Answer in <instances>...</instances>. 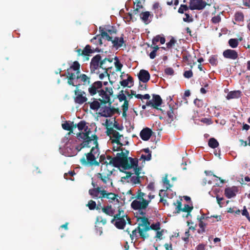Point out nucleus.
<instances>
[{
	"label": "nucleus",
	"mask_w": 250,
	"mask_h": 250,
	"mask_svg": "<svg viewBox=\"0 0 250 250\" xmlns=\"http://www.w3.org/2000/svg\"><path fill=\"white\" fill-rule=\"evenodd\" d=\"M138 233H139V229H138L137 227L132 231L131 234H130V237L132 242L134 239L136 240H138L139 239V235L137 234Z\"/></svg>",
	"instance_id": "nucleus-39"
},
{
	"label": "nucleus",
	"mask_w": 250,
	"mask_h": 250,
	"mask_svg": "<svg viewBox=\"0 0 250 250\" xmlns=\"http://www.w3.org/2000/svg\"><path fill=\"white\" fill-rule=\"evenodd\" d=\"M152 134L151 129L148 127L143 129L140 133L141 138L144 141H148Z\"/></svg>",
	"instance_id": "nucleus-21"
},
{
	"label": "nucleus",
	"mask_w": 250,
	"mask_h": 250,
	"mask_svg": "<svg viewBox=\"0 0 250 250\" xmlns=\"http://www.w3.org/2000/svg\"><path fill=\"white\" fill-rule=\"evenodd\" d=\"M208 145L210 147L215 148L219 146V143L216 139L214 138H211L208 140Z\"/></svg>",
	"instance_id": "nucleus-37"
},
{
	"label": "nucleus",
	"mask_w": 250,
	"mask_h": 250,
	"mask_svg": "<svg viewBox=\"0 0 250 250\" xmlns=\"http://www.w3.org/2000/svg\"><path fill=\"white\" fill-rule=\"evenodd\" d=\"M189 9V5L188 6L186 4H181L178 9V12L180 14L184 13V12H186Z\"/></svg>",
	"instance_id": "nucleus-44"
},
{
	"label": "nucleus",
	"mask_w": 250,
	"mask_h": 250,
	"mask_svg": "<svg viewBox=\"0 0 250 250\" xmlns=\"http://www.w3.org/2000/svg\"><path fill=\"white\" fill-rule=\"evenodd\" d=\"M62 127L63 129L69 131L68 135L73 133V128H74V124L73 122L65 121L62 124Z\"/></svg>",
	"instance_id": "nucleus-27"
},
{
	"label": "nucleus",
	"mask_w": 250,
	"mask_h": 250,
	"mask_svg": "<svg viewBox=\"0 0 250 250\" xmlns=\"http://www.w3.org/2000/svg\"><path fill=\"white\" fill-rule=\"evenodd\" d=\"M136 98L138 99H144L149 100L150 98V96L148 94H146L144 95H142L141 94H137V95L136 96Z\"/></svg>",
	"instance_id": "nucleus-60"
},
{
	"label": "nucleus",
	"mask_w": 250,
	"mask_h": 250,
	"mask_svg": "<svg viewBox=\"0 0 250 250\" xmlns=\"http://www.w3.org/2000/svg\"><path fill=\"white\" fill-rule=\"evenodd\" d=\"M184 76L188 79H189L193 76V73L191 70L185 71L183 74Z\"/></svg>",
	"instance_id": "nucleus-57"
},
{
	"label": "nucleus",
	"mask_w": 250,
	"mask_h": 250,
	"mask_svg": "<svg viewBox=\"0 0 250 250\" xmlns=\"http://www.w3.org/2000/svg\"><path fill=\"white\" fill-rule=\"evenodd\" d=\"M96 203L95 201L91 200H90L86 206H87L90 210H94L96 208Z\"/></svg>",
	"instance_id": "nucleus-50"
},
{
	"label": "nucleus",
	"mask_w": 250,
	"mask_h": 250,
	"mask_svg": "<svg viewBox=\"0 0 250 250\" xmlns=\"http://www.w3.org/2000/svg\"><path fill=\"white\" fill-rule=\"evenodd\" d=\"M103 104H101V107L100 108L99 114L101 116L107 117H111L113 115V112L111 109V107L106 106V105H103Z\"/></svg>",
	"instance_id": "nucleus-18"
},
{
	"label": "nucleus",
	"mask_w": 250,
	"mask_h": 250,
	"mask_svg": "<svg viewBox=\"0 0 250 250\" xmlns=\"http://www.w3.org/2000/svg\"><path fill=\"white\" fill-rule=\"evenodd\" d=\"M78 127L80 131L86 129V131L90 130L87 126H86V122L84 121H81L78 124H74V128Z\"/></svg>",
	"instance_id": "nucleus-33"
},
{
	"label": "nucleus",
	"mask_w": 250,
	"mask_h": 250,
	"mask_svg": "<svg viewBox=\"0 0 250 250\" xmlns=\"http://www.w3.org/2000/svg\"><path fill=\"white\" fill-rule=\"evenodd\" d=\"M123 36L124 35L122 34V36L120 38L116 37L114 38L113 41H112V43H113V45L115 47L118 48L122 47L124 45V46L125 47V41H124V39L123 37Z\"/></svg>",
	"instance_id": "nucleus-23"
},
{
	"label": "nucleus",
	"mask_w": 250,
	"mask_h": 250,
	"mask_svg": "<svg viewBox=\"0 0 250 250\" xmlns=\"http://www.w3.org/2000/svg\"><path fill=\"white\" fill-rule=\"evenodd\" d=\"M150 229H152L154 230H158L160 229V222H158L155 224H152L151 225L150 224L149 226V228L148 229V231H149Z\"/></svg>",
	"instance_id": "nucleus-41"
},
{
	"label": "nucleus",
	"mask_w": 250,
	"mask_h": 250,
	"mask_svg": "<svg viewBox=\"0 0 250 250\" xmlns=\"http://www.w3.org/2000/svg\"><path fill=\"white\" fill-rule=\"evenodd\" d=\"M137 161V165L135 164L132 166V168L134 169V173L136 175V176H140V174L141 173V168L138 166V160L137 158L134 159V163H136Z\"/></svg>",
	"instance_id": "nucleus-36"
},
{
	"label": "nucleus",
	"mask_w": 250,
	"mask_h": 250,
	"mask_svg": "<svg viewBox=\"0 0 250 250\" xmlns=\"http://www.w3.org/2000/svg\"><path fill=\"white\" fill-rule=\"evenodd\" d=\"M164 73L167 75L173 76L174 74V70L171 67H167L165 69Z\"/></svg>",
	"instance_id": "nucleus-48"
},
{
	"label": "nucleus",
	"mask_w": 250,
	"mask_h": 250,
	"mask_svg": "<svg viewBox=\"0 0 250 250\" xmlns=\"http://www.w3.org/2000/svg\"><path fill=\"white\" fill-rule=\"evenodd\" d=\"M169 109L167 111V121L168 123H171L176 118V116L174 113V109L170 104L169 105Z\"/></svg>",
	"instance_id": "nucleus-29"
},
{
	"label": "nucleus",
	"mask_w": 250,
	"mask_h": 250,
	"mask_svg": "<svg viewBox=\"0 0 250 250\" xmlns=\"http://www.w3.org/2000/svg\"><path fill=\"white\" fill-rule=\"evenodd\" d=\"M126 76L127 77V79L123 80L120 82V83L123 87L128 86L130 88L133 85V79L128 74H126Z\"/></svg>",
	"instance_id": "nucleus-28"
},
{
	"label": "nucleus",
	"mask_w": 250,
	"mask_h": 250,
	"mask_svg": "<svg viewBox=\"0 0 250 250\" xmlns=\"http://www.w3.org/2000/svg\"><path fill=\"white\" fill-rule=\"evenodd\" d=\"M102 190L101 189V188L100 187H97V188L90 189L88 192L93 198L97 199L101 198V196H102Z\"/></svg>",
	"instance_id": "nucleus-24"
},
{
	"label": "nucleus",
	"mask_w": 250,
	"mask_h": 250,
	"mask_svg": "<svg viewBox=\"0 0 250 250\" xmlns=\"http://www.w3.org/2000/svg\"><path fill=\"white\" fill-rule=\"evenodd\" d=\"M85 133H81L79 132L77 134L78 137L81 138L83 140V142L79 146H77L76 147V149L77 151H80L84 147H90L91 144L93 142V138L92 136L90 137L89 136L90 133H91V131H86V129H85Z\"/></svg>",
	"instance_id": "nucleus-8"
},
{
	"label": "nucleus",
	"mask_w": 250,
	"mask_h": 250,
	"mask_svg": "<svg viewBox=\"0 0 250 250\" xmlns=\"http://www.w3.org/2000/svg\"><path fill=\"white\" fill-rule=\"evenodd\" d=\"M102 211L109 216L114 217V210L113 209L111 205L107 206L102 208Z\"/></svg>",
	"instance_id": "nucleus-31"
},
{
	"label": "nucleus",
	"mask_w": 250,
	"mask_h": 250,
	"mask_svg": "<svg viewBox=\"0 0 250 250\" xmlns=\"http://www.w3.org/2000/svg\"><path fill=\"white\" fill-rule=\"evenodd\" d=\"M242 214L243 216H245L246 217V218H247V219L250 222V216L249 213V212H248V210H247V209H246L245 207H244V209L242 211Z\"/></svg>",
	"instance_id": "nucleus-62"
},
{
	"label": "nucleus",
	"mask_w": 250,
	"mask_h": 250,
	"mask_svg": "<svg viewBox=\"0 0 250 250\" xmlns=\"http://www.w3.org/2000/svg\"><path fill=\"white\" fill-rule=\"evenodd\" d=\"M99 30L101 32V36L103 38L105 37L108 41L112 42V41L113 40H112V38L110 37L106 31H104V29H102L101 27H100Z\"/></svg>",
	"instance_id": "nucleus-38"
},
{
	"label": "nucleus",
	"mask_w": 250,
	"mask_h": 250,
	"mask_svg": "<svg viewBox=\"0 0 250 250\" xmlns=\"http://www.w3.org/2000/svg\"><path fill=\"white\" fill-rule=\"evenodd\" d=\"M107 135H112V138L114 139H112V143H116L118 145H121L123 146L124 145L120 142V139L122 137V135H120L116 130H114L113 128H109L107 130Z\"/></svg>",
	"instance_id": "nucleus-14"
},
{
	"label": "nucleus",
	"mask_w": 250,
	"mask_h": 250,
	"mask_svg": "<svg viewBox=\"0 0 250 250\" xmlns=\"http://www.w3.org/2000/svg\"><path fill=\"white\" fill-rule=\"evenodd\" d=\"M193 207H190L188 205L186 204L184 206V207L182 208V211L187 212L188 215L190 213L193 209Z\"/></svg>",
	"instance_id": "nucleus-46"
},
{
	"label": "nucleus",
	"mask_w": 250,
	"mask_h": 250,
	"mask_svg": "<svg viewBox=\"0 0 250 250\" xmlns=\"http://www.w3.org/2000/svg\"><path fill=\"white\" fill-rule=\"evenodd\" d=\"M74 93L75 97L74 98V100L75 103L82 104L87 102V98L86 97V93L84 91L76 87Z\"/></svg>",
	"instance_id": "nucleus-10"
},
{
	"label": "nucleus",
	"mask_w": 250,
	"mask_h": 250,
	"mask_svg": "<svg viewBox=\"0 0 250 250\" xmlns=\"http://www.w3.org/2000/svg\"><path fill=\"white\" fill-rule=\"evenodd\" d=\"M145 196V193L139 189L137 191L136 196L132 197V198H136L131 204V207L133 209L146 208L150 203V200L145 199L144 198Z\"/></svg>",
	"instance_id": "nucleus-5"
},
{
	"label": "nucleus",
	"mask_w": 250,
	"mask_h": 250,
	"mask_svg": "<svg viewBox=\"0 0 250 250\" xmlns=\"http://www.w3.org/2000/svg\"><path fill=\"white\" fill-rule=\"evenodd\" d=\"M162 103V100L159 95H153L152 99L147 101L146 104L147 106H151L155 109H160L163 112L162 109L158 108V107L161 105Z\"/></svg>",
	"instance_id": "nucleus-13"
},
{
	"label": "nucleus",
	"mask_w": 250,
	"mask_h": 250,
	"mask_svg": "<svg viewBox=\"0 0 250 250\" xmlns=\"http://www.w3.org/2000/svg\"><path fill=\"white\" fill-rule=\"evenodd\" d=\"M117 197V195L112 192H107L106 190L103 189L102 191V196H101V201L103 198H107L111 200H115Z\"/></svg>",
	"instance_id": "nucleus-26"
},
{
	"label": "nucleus",
	"mask_w": 250,
	"mask_h": 250,
	"mask_svg": "<svg viewBox=\"0 0 250 250\" xmlns=\"http://www.w3.org/2000/svg\"><path fill=\"white\" fill-rule=\"evenodd\" d=\"M153 15L150 14L148 11L142 12L140 14V18L146 24L149 23L152 19Z\"/></svg>",
	"instance_id": "nucleus-25"
},
{
	"label": "nucleus",
	"mask_w": 250,
	"mask_h": 250,
	"mask_svg": "<svg viewBox=\"0 0 250 250\" xmlns=\"http://www.w3.org/2000/svg\"><path fill=\"white\" fill-rule=\"evenodd\" d=\"M80 64L77 61L73 62V64L68 68L65 73L67 79H69L71 74H79L80 72Z\"/></svg>",
	"instance_id": "nucleus-15"
},
{
	"label": "nucleus",
	"mask_w": 250,
	"mask_h": 250,
	"mask_svg": "<svg viewBox=\"0 0 250 250\" xmlns=\"http://www.w3.org/2000/svg\"><path fill=\"white\" fill-rule=\"evenodd\" d=\"M120 171L122 172H125L126 174V176L122 177L121 178V181H123L124 179L125 180L126 179L130 178V181L132 183H133L134 184L141 183V181L140 179V176H131V175L132 173L131 172L125 171L122 170V169H120Z\"/></svg>",
	"instance_id": "nucleus-17"
},
{
	"label": "nucleus",
	"mask_w": 250,
	"mask_h": 250,
	"mask_svg": "<svg viewBox=\"0 0 250 250\" xmlns=\"http://www.w3.org/2000/svg\"><path fill=\"white\" fill-rule=\"evenodd\" d=\"M235 20L237 21H244V15L242 12H238L235 14Z\"/></svg>",
	"instance_id": "nucleus-42"
},
{
	"label": "nucleus",
	"mask_w": 250,
	"mask_h": 250,
	"mask_svg": "<svg viewBox=\"0 0 250 250\" xmlns=\"http://www.w3.org/2000/svg\"><path fill=\"white\" fill-rule=\"evenodd\" d=\"M164 232V229H162L161 231L159 230L157 231L156 235L155 238H158L160 240L162 239V235H163V233Z\"/></svg>",
	"instance_id": "nucleus-63"
},
{
	"label": "nucleus",
	"mask_w": 250,
	"mask_h": 250,
	"mask_svg": "<svg viewBox=\"0 0 250 250\" xmlns=\"http://www.w3.org/2000/svg\"><path fill=\"white\" fill-rule=\"evenodd\" d=\"M185 15L186 16V18H183V21L185 22H190L193 21V18H192L191 16H190L188 13H186L185 14Z\"/></svg>",
	"instance_id": "nucleus-55"
},
{
	"label": "nucleus",
	"mask_w": 250,
	"mask_h": 250,
	"mask_svg": "<svg viewBox=\"0 0 250 250\" xmlns=\"http://www.w3.org/2000/svg\"><path fill=\"white\" fill-rule=\"evenodd\" d=\"M113 59L104 58L102 60L101 65V68L104 70V72L107 74V76L109 77V74L107 71L108 70L112 69L111 63L112 62Z\"/></svg>",
	"instance_id": "nucleus-16"
},
{
	"label": "nucleus",
	"mask_w": 250,
	"mask_h": 250,
	"mask_svg": "<svg viewBox=\"0 0 250 250\" xmlns=\"http://www.w3.org/2000/svg\"><path fill=\"white\" fill-rule=\"evenodd\" d=\"M112 174V171H110L109 172V173L107 174V175H103V174L99 173H98L97 176L98 178L100 179L104 183L106 184L107 181L109 179L108 178V176H110Z\"/></svg>",
	"instance_id": "nucleus-35"
},
{
	"label": "nucleus",
	"mask_w": 250,
	"mask_h": 250,
	"mask_svg": "<svg viewBox=\"0 0 250 250\" xmlns=\"http://www.w3.org/2000/svg\"><path fill=\"white\" fill-rule=\"evenodd\" d=\"M87 104L89 105L90 108L92 110L97 111L100 109L101 105V103H100L97 99H94L93 102H88Z\"/></svg>",
	"instance_id": "nucleus-30"
},
{
	"label": "nucleus",
	"mask_w": 250,
	"mask_h": 250,
	"mask_svg": "<svg viewBox=\"0 0 250 250\" xmlns=\"http://www.w3.org/2000/svg\"><path fill=\"white\" fill-rule=\"evenodd\" d=\"M229 44L232 48H236L237 47L239 42L237 39H230L229 41Z\"/></svg>",
	"instance_id": "nucleus-40"
},
{
	"label": "nucleus",
	"mask_w": 250,
	"mask_h": 250,
	"mask_svg": "<svg viewBox=\"0 0 250 250\" xmlns=\"http://www.w3.org/2000/svg\"><path fill=\"white\" fill-rule=\"evenodd\" d=\"M88 91L89 95L91 96L98 94L102 98V99H99L101 103H105L109 100V98L106 97L104 92V89H103V82L101 81H98L91 84L90 83Z\"/></svg>",
	"instance_id": "nucleus-3"
},
{
	"label": "nucleus",
	"mask_w": 250,
	"mask_h": 250,
	"mask_svg": "<svg viewBox=\"0 0 250 250\" xmlns=\"http://www.w3.org/2000/svg\"><path fill=\"white\" fill-rule=\"evenodd\" d=\"M209 62L212 65H216L218 63L217 56H211L209 59Z\"/></svg>",
	"instance_id": "nucleus-49"
},
{
	"label": "nucleus",
	"mask_w": 250,
	"mask_h": 250,
	"mask_svg": "<svg viewBox=\"0 0 250 250\" xmlns=\"http://www.w3.org/2000/svg\"><path fill=\"white\" fill-rule=\"evenodd\" d=\"M102 61L100 54H97L92 58L90 63V68L92 72H95L96 70L101 68Z\"/></svg>",
	"instance_id": "nucleus-12"
},
{
	"label": "nucleus",
	"mask_w": 250,
	"mask_h": 250,
	"mask_svg": "<svg viewBox=\"0 0 250 250\" xmlns=\"http://www.w3.org/2000/svg\"><path fill=\"white\" fill-rule=\"evenodd\" d=\"M101 223L103 225H105L106 224V220L105 218H103L101 216H98L96 217V223Z\"/></svg>",
	"instance_id": "nucleus-47"
},
{
	"label": "nucleus",
	"mask_w": 250,
	"mask_h": 250,
	"mask_svg": "<svg viewBox=\"0 0 250 250\" xmlns=\"http://www.w3.org/2000/svg\"><path fill=\"white\" fill-rule=\"evenodd\" d=\"M184 59L186 62L188 64L190 65L191 67L192 66V62L191 61V57L190 55L186 56L184 57Z\"/></svg>",
	"instance_id": "nucleus-59"
},
{
	"label": "nucleus",
	"mask_w": 250,
	"mask_h": 250,
	"mask_svg": "<svg viewBox=\"0 0 250 250\" xmlns=\"http://www.w3.org/2000/svg\"><path fill=\"white\" fill-rule=\"evenodd\" d=\"M136 8L133 10V14L136 15L139 12V9L143 8V6L141 4V2L139 0H137Z\"/></svg>",
	"instance_id": "nucleus-54"
},
{
	"label": "nucleus",
	"mask_w": 250,
	"mask_h": 250,
	"mask_svg": "<svg viewBox=\"0 0 250 250\" xmlns=\"http://www.w3.org/2000/svg\"><path fill=\"white\" fill-rule=\"evenodd\" d=\"M137 221H140L138 224V229H139V235L143 240L149 237V234L147 233L149 226L150 224L148 219L146 216H137Z\"/></svg>",
	"instance_id": "nucleus-4"
},
{
	"label": "nucleus",
	"mask_w": 250,
	"mask_h": 250,
	"mask_svg": "<svg viewBox=\"0 0 250 250\" xmlns=\"http://www.w3.org/2000/svg\"><path fill=\"white\" fill-rule=\"evenodd\" d=\"M92 137L93 144L95 146L92 147L89 152L85 154L86 158L83 156L80 160L81 164L83 166H99L100 165V162L96 160L95 156L96 153H98V156L99 155L98 137L96 134L92 135Z\"/></svg>",
	"instance_id": "nucleus-2"
},
{
	"label": "nucleus",
	"mask_w": 250,
	"mask_h": 250,
	"mask_svg": "<svg viewBox=\"0 0 250 250\" xmlns=\"http://www.w3.org/2000/svg\"><path fill=\"white\" fill-rule=\"evenodd\" d=\"M195 105L198 107H202L204 105V103L203 100L198 99H196L194 101Z\"/></svg>",
	"instance_id": "nucleus-53"
},
{
	"label": "nucleus",
	"mask_w": 250,
	"mask_h": 250,
	"mask_svg": "<svg viewBox=\"0 0 250 250\" xmlns=\"http://www.w3.org/2000/svg\"><path fill=\"white\" fill-rule=\"evenodd\" d=\"M76 52L77 53L78 56H81L83 57V61H87L89 59V57L90 54L94 53L95 51L91 49V47L90 45L87 44L85 46L83 49L79 48L76 50Z\"/></svg>",
	"instance_id": "nucleus-9"
},
{
	"label": "nucleus",
	"mask_w": 250,
	"mask_h": 250,
	"mask_svg": "<svg viewBox=\"0 0 250 250\" xmlns=\"http://www.w3.org/2000/svg\"><path fill=\"white\" fill-rule=\"evenodd\" d=\"M176 42V41L173 37H172L170 41L166 43L167 47L168 49L171 48Z\"/></svg>",
	"instance_id": "nucleus-52"
},
{
	"label": "nucleus",
	"mask_w": 250,
	"mask_h": 250,
	"mask_svg": "<svg viewBox=\"0 0 250 250\" xmlns=\"http://www.w3.org/2000/svg\"><path fill=\"white\" fill-rule=\"evenodd\" d=\"M79 80V81L83 83V85H89L90 83V77L85 74H81V72L77 74H71L69 78L68 79L67 83L70 85H72L79 88L80 84H75V82Z\"/></svg>",
	"instance_id": "nucleus-6"
},
{
	"label": "nucleus",
	"mask_w": 250,
	"mask_h": 250,
	"mask_svg": "<svg viewBox=\"0 0 250 250\" xmlns=\"http://www.w3.org/2000/svg\"><path fill=\"white\" fill-rule=\"evenodd\" d=\"M129 153V151L125 149H124V151L122 150V152L117 153L112 160L113 166L118 167L119 169L122 168L124 171L131 169L132 166L135 164V158L128 157ZM136 164L137 165V163Z\"/></svg>",
	"instance_id": "nucleus-1"
},
{
	"label": "nucleus",
	"mask_w": 250,
	"mask_h": 250,
	"mask_svg": "<svg viewBox=\"0 0 250 250\" xmlns=\"http://www.w3.org/2000/svg\"><path fill=\"white\" fill-rule=\"evenodd\" d=\"M125 217H127V215L125 213L123 210L119 208L118 213L114 215L111 220V223L114 224L117 229H123L125 228L126 223Z\"/></svg>",
	"instance_id": "nucleus-7"
},
{
	"label": "nucleus",
	"mask_w": 250,
	"mask_h": 250,
	"mask_svg": "<svg viewBox=\"0 0 250 250\" xmlns=\"http://www.w3.org/2000/svg\"><path fill=\"white\" fill-rule=\"evenodd\" d=\"M221 17L219 15L214 16L212 18L211 21L214 24L219 23L221 21Z\"/></svg>",
	"instance_id": "nucleus-58"
},
{
	"label": "nucleus",
	"mask_w": 250,
	"mask_h": 250,
	"mask_svg": "<svg viewBox=\"0 0 250 250\" xmlns=\"http://www.w3.org/2000/svg\"><path fill=\"white\" fill-rule=\"evenodd\" d=\"M189 9L191 10L204 9L206 5H210L203 0H189Z\"/></svg>",
	"instance_id": "nucleus-11"
},
{
	"label": "nucleus",
	"mask_w": 250,
	"mask_h": 250,
	"mask_svg": "<svg viewBox=\"0 0 250 250\" xmlns=\"http://www.w3.org/2000/svg\"><path fill=\"white\" fill-rule=\"evenodd\" d=\"M150 77L149 72L144 69L141 70L138 74V78L140 81L144 83H147L149 80Z\"/></svg>",
	"instance_id": "nucleus-22"
},
{
	"label": "nucleus",
	"mask_w": 250,
	"mask_h": 250,
	"mask_svg": "<svg viewBox=\"0 0 250 250\" xmlns=\"http://www.w3.org/2000/svg\"><path fill=\"white\" fill-rule=\"evenodd\" d=\"M223 56L227 59L235 60L237 59L238 55L237 52L232 49L225 50L223 53Z\"/></svg>",
	"instance_id": "nucleus-20"
},
{
	"label": "nucleus",
	"mask_w": 250,
	"mask_h": 250,
	"mask_svg": "<svg viewBox=\"0 0 250 250\" xmlns=\"http://www.w3.org/2000/svg\"><path fill=\"white\" fill-rule=\"evenodd\" d=\"M117 98L120 102L125 101L127 100L125 94L124 93L123 90H121L120 92L119 95L117 96Z\"/></svg>",
	"instance_id": "nucleus-51"
},
{
	"label": "nucleus",
	"mask_w": 250,
	"mask_h": 250,
	"mask_svg": "<svg viewBox=\"0 0 250 250\" xmlns=\"http://www.w3.org/2000/svg\"><path fill=\"white\" fill-rule=\"evenodd\" d=\"M239 191L238 188L233 186L230 188H227L225 189V195L229 199L234 197Z\"/></svg>",
	"instance_id": "nucleus-19"
},
{
	"label": "nucleus",
	"mask_w": 250,
	"mask_h": 250,
	"mask_svg": "<svg viewBox=\"0 0 250 250\" xmlns=\"http://www.w3.org/2000/svg\"><path fill=\"white\" fill-rule=\"evenodd\" d=\"M241 92L239 90L230 91L228 93L227 96V99L228 100L231 99H236L240 97Z\"/></svg>",
	"instance_id": "nucleus-32"
},
{
	"label": "nucleus",
	"mask_w": 250,
	"mask_h": 250,
	"mask_svg": "<svg viewBox=\"0 0 250 250\" xmlns=\"http://www.w3.org/2000/svg\"><path fill=\"white\" fill-rule=\"evenodd\" d=\"M75 172L74 171H70L68 173H65L64 174V178L66 180H70L71 181H73L74 179L71 178L74 175H75Z\"/></svg>",
	"instance_id": "nucleus-45"
},
{
	"label": "nucleus",
	"mask_w": 250,
	"mask_h": 250,
	"mask_svg": "<svg viewBox=\"0 0 250 250\" xmlns=\"http://www.w3.org/2000/svg\"><path fill=\"white\" fill-rule=\"evenodd\" d=\"M167 4L168 5H177L179 3L178 0H168L167 2Z\"/></svg>",
	"instance_id": "nucleus-64"
},
{
	"label": "nucleus",
	"mask_w": 250,
	"mask_h": 250,
	"mask_svg": "<svg viewBox=\"0 0 250 250\" xmlns=\"http://www.w3.org/2000/svg\"><path fill=\"white\" fill-rule=\"evenodd\" d=\"M104 92L106 96V97L109 98V100L108 102L105 103H101V104H106L108 103L109 106L111 105L112 102L110 101V96L113 94V90L111 88H109L107 87H105V90H104Z\"/></svg>",
	"instance_id": "nucleus-34"
},
{
	"label": "nucleus",
	"mask_w": 250,
	"mask_h": 250,
	"mask_svg": "<svg viewBox=\"0 0 250 250\" xmlns=\"http://www.w3.org/2000/svg\"><path fill=\"white\" fill-rule=\"evenodd\" d=\"M176 203L177 205L176 207V213H179L182 211V209L183 208H182V203L180 201L177 200Z\"/></svg>",
	"instance_id": "nucleus-56"
},
{
	"label": "nucleus",
	"mask_w": 250,
	"mask_h": 250,
	"mask_svg": "<svg viewBox=\"0 0 250 250\" xmlns=\"http://www.w3.org/2000/svg\"><path fill=\"white\" fill-rule=\"evenodd\" d=\"M114 60L116 62H114L115 66L116 68L117 71H121L123 67V64L119 62L118 58L115 57Z\"/></svg>",
	"instance_id": "nucleus-43"
},
{
	"label": "nucleus",
	"mask_w": 250,
	"mask_h": 250,
	"mask_svg": "<svg viewBox=\"0 0 250 250\" xmlns=\"http://www.w3.org/2000/svg\"><path fill=\"white\" fill-rule=\"evenodd\" d=\"M205 173L207 175H213L214 177H216V178H217L219 180H220V181L222 183H224V181L223 180L221 179L220 177H219L217 176L216 175H215V174H214L211 171L206 170L205 171Z\"/></svg>",
	"instance_id": "nucleus-61"
}]
</instances>
